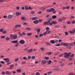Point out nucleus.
<instances>
[{
    "label": "nucleus",
    "instance_id": "obj_1",
    "mask_svg": "<svg viewBox=\"0 0 75 75\" xmlns=\"http://www.w3.org/2000/svg\"><path fill=\"white\" fill-rule=\"evenodd\" d=\"M46 11L47 12V13H50V12H53V14H55V13H56L55 10V9H54V8H52L50 9H47L46 10Z\"/></svg>",
    "mask_w": 75,
    "mask_h": 75
},
{
    "label": "nucleus",
    "instance_id": "obj_2",
    "mask_svg": "<svg viewBox=\"0 0 75 75\" xmlns=\"http://www.w3.org/2000/svg\"><path fill=\"white\" fill-rule=\"evenodd\" d=\"M10 38L11 40H15L17 38V35H16L11 34L10 35Z\"/></svg>",
    "mask_w": 75,
    "mask_h": 75
},
{
    "label": "nucleus",
    "instance_id": "obj_3",
    "mask_svg": "<svg viewBox=\"0 0 75 75\" xmlns=\"http://www.w3.org/2000/svg\"><path fill=\"white\" fill-rule=\"evenodd\" d=\"M48 20L47 21V22H44V24H47L48 25H49L50 24V23H51V21L52 20V19L51 18H48Z\"/></svg>",
    "mask_w": 75,
    "mask_h": 75
},
{
    "label": "nucleus",
    "instance_id": "obj_4",
    "mask_svg": "<svg viewBox=\"0 0 75 75\" xmlns=\"http://www.w3.org/2000/svg\"><path fill=\"white\" fill-rule=\"evenodd\" d=\"M57 24V22H55V21H52L51 23H50V25H52V24L55 25Z\"/></svg>",
    "mask_w": 75,
    "mask_h": 75
},
{
    "label": "nucleus",
    "instance_id": "obj_5",
    "mask_svg": "<svg viewBox=\"0 0 75 75\" xmlns=\"http://www.w3.org/2000/svg\"><path fill=\"white\" fill-rule=\"evenodd\" d=\"M70 34H74L75 33V28H74L72 30L69 31Z\"/></svg>",
    "mask_w": 75,
    "mask_h": 75
},
{
    "label": "nucleus",
    "instance_id": "obj_6",
    "mask_svg": "<svg viewBox=\"0 0 75 75\" xmlns=\"http://www.w3.org/2000/svg\"><path fill=\"white\" fill-rule=\"evenodd\" d=\"M47 62V61L45 60H43L41 62V64L42 65L45 64Z\"/></svg>",
    "mask_w": 75,
    "mask_h": 75
},
{
    "label": "nucleus",
    "instance_id": "obj_7",
    "mask_svg": "<svg viewBox=\"0 0 75 75\" xmlns=\"http://www.w3.org/2000/svg\"><path fill=\"white\" fill-rule=\"evenodd\" d=\"M11 42H12V43H16V44H19V43L18 42V40H13V41H11Z\"/></svg>",
    "mask_w": 75,
    "mask_h": 75
},
{
    "label": "nucleus",
    "instance_id": "obj_8",
    "mask_svg": "<svg viewBox=\"0 0 75 75\" xmlns=\"http://www.w3.org/2000/svg\"><path fill=\"white\" fill-rule=\"evenodd\" d=\"M19 42L21 44H24L25 43V41L24 40H21V41H19Z\"/></svg>",
    "mask_w": 75,
    "mask_h": 75
},
{
    "label": "nucleus",
    "instance_id": "obj_9",
    "mask_svg": "<svg viewBox=\"0 0 75 75\" xmlns=\"http://www.w3.org/2000/svg\"><path fill=\"white\" fill-rule=\"evenodd\" d=\"M4 61H6V62H10V60H9V59L8 58H5L4 59Z\"/></svg>",
    "mask_w": 75,
    "mask_h": 75
},
{
    "label": "nucleus",
    "instance_id": "obj_10",
    "mask_svg": "<svg viewBox=\"0 0 75 75\" xmlns=\"http://www.w3.org/2000/svg\"><path fill=\"white\" fill-rule=\"evenodd\" d=\"M21 14V12H17L16 13V16H20Z\"/></svg>",
    "mask_w": 75,
    "mask_h": 75
},
{
    "label": "nucleus",
    "instance_id": "obj_11",
    "mask_svg": "<svg viewBox=\"0 0 75 75\" xmlns=\"http://www.w3.org/2000/svg\"><path fill=\"white\" fill-rule=\"evenodd\" d=\"M38 23H39V21L38 20H37L35 21H33V23L34 24H38Z\"/></svg>",
    "mask_w": 75,
    "mask_h": 75
},
{
    "label": "nucleus",
    "instance_id": "obj_12",
    "mask_svg": "<svg viewBox=\"0 0 75 75\" xmlns=\"http://www.w3.org/2000/svg\"><path fill=\"white\" fill-rule=\"evenodd\" d=\"M38 18L37 17H33L32 18V20H35L37 19Z\"/></svg>",
    "mask_w": 75,
    "mask_h": 75
},
{
    "label": "nucleus",
    "instance_id": "obj_13",
    "mask_svg": "<svg viewBox=\"0 0 75 75\" xmlns=\"http://www.w3.org/2000/svg\"><path fill=\"white\" fill-rule=\"evenodd\" d=\"M21 27V25H16L15 26V27L16 28H18V27Z\"/></svg>",
    "mask_w": 75,
    "mask_h": 75
},
{
    "label": "nucleus",
    "instance_id": "obj_14",
    "mask_svg": "<svg viewBox=\"0 0 75 75\" xmlns=\"http://www.w3.org/2000/svg\"><path fill=\"white\" fill-rule=\"evenodd\" d=\"M50 43L53 44H55V41L53 40H50Z\"/></svg>",
    "mask_w": 75,
    "mask_h": 75
},
{
    "label": "nucleus",
    "instance_id": "obj_15",
    "mask_svg": "<svg viewBox=\"0 0 75 75\" xmlns=\"http://www.w3.org/2000/svg\"><path fill=\"white\" fill-rule=\"evenodd\" d=\"M8 18L11 19V18H12L13 17V16L12 15H9V16H8Z\"/></svg>",
    "mask_w": 75,
    "mask_h": 75
},
{
    "label": "nucleus",
    "instance_id": "obj_16",
    "mask_svg": "<svg viewBox=\"0 0 75 75\" xmlns=\"http://www.w3.org/2000/svg\"><path fill=\"white\" fill-rule=\"evenodd\" d=\"M57 17V16L56 15H53L52 16V19H55V18H56Z\"/></svg>",
    "mask_w": 75,
    "mask_h": 75
},
{
    "label": "nucleus",
    "instance_id": "obj_17",
    "mask_svg": "<svg viewBox=\"0 0 75 75\" xmlns=\"http://www.w3.org/2000/svg\"><path fill=\"white\" fill-rule=\"evenodd\" d=\"M27 52L28 53H31V52H33V49H31L29 50H28Z\"/></svg>",
    "mask_w": 75,
    "mask_h": 75
},
{
    "label": "nucleus",
    "instance_id": "obj_18",
    "mask_svg": "<svg viewBox=\"0 0 75 75\" xmlns=\"http://www.w3.org/2000/svg\"><path fill=\"white\" fill-rule=\"evenodd\" d=\"M14 67V65L13 64H11L10 65V67H9V68L10 69H12Z\"/></svg>",
    "mask_w": 75,
    "mask_h": 75
},
{
    "label": "nucleus",
    "instance_id": "obj_19",
    "mask_svg": "<svg viewBox=\"0 0 75 75\" xmlns=\"http://www.w3.org/2000/svg\"><path fill=\"white\" fill-rule=\"evenodd\" d=\"M40 10H42V11H44V10H45V7H42L40 8Z\"/></svg>",
    "mask_w": 75,
    "mask_h": 75
},
{
    "label": "nucleus",
    "instance_id": "obj_20",
    "mask_svg": "<svg viewBox=\"0 0 75 75\" xmlns=\"http://www.w3.org/2000/svg\"><path fill=\"white\" fill-rule=\"evenodd\" d=\"M71 54V53L70 52H69L68 53H67V55L66 56H67V57H69V56H70V54Z\"/></svg>",
    "mask_w": 75,
    "mask_h": 75
},
{
    "label": "nucleus",
    "instance_id": "obj_21",
    "mask_svg": "<svg viewBox=\"0 0 75 75\" xmlns=\"http://www.w3.org/2000/svg\"><path fill=\"white\" fill-rule=\"evenodd\" d=\"M69 45V44H67V43H64V46L65 47H67Z\"/></svg>",
    "mask_w": 75,
    "mask_h": 75
},
{
    "label": "nucleus",
    "instance_id": "obj_22",
    "mask_svg": "<svg viewBox=\"0 0 75 75\" xmlns=\"http://www.w3.org/2000/svg\"><path fill=\"white\" fill-rule=\"evenodd\" d=\"M55 70L56 71H59V68H58V67H56L55 68Z\"/></svg>",
    "mask_w": 75,
    "mask_h": 75
},
{
    "label": "nucleus",
    "instance_id": "obj_23",
    "mask_svg": "<svg viewBox=\"0 0 75 75\" xmlns=\"http://www.w3.org/2000/svg\"><path fill=\"white\" fill-rule=\"evenodd\" d=\"M25 29H26V30H31V28H29L28 27H27V28H25Z\"/></svg>",
    "mask_w": 75,
    "mask_h": 75
},
{
    "label": "nucleus",
    "instance_id": "obj_24",
    "mask_svg": "<svg viewBox=\"0 0 75 75\" xmlns=\"http://www.w3.org/2000/svg\"><path fill=\"white\" fill-rule=\"evenodd\" d=\"M51 62H51V60L48 61V65L51 64Z\"/></svg>",
    "mask_w": 75,
    "mask_h": 75
},
{
    "label": "nucleus",
    "instance_id": "obj_25",
    "mask_svg": "<svg viewBox=\"0 0 75 75\" xmlns=\"http://www.w3.org/2000/svg\"><path fill=\"white\" fill-rule=\"evenodd\" d=\"M5 73L6 74V75H8V74H10V71H7Z\"/></svg>",
    "mask_w": 75,
    "mask_h": 75
},
{
    "label": "nucleus",
    "instance_id": "obj_26",
    "mask_svg": "<svg viewBox=\"0 0 75 75\" xmlns=\"http://www.w3.org/2000/svg\"><path fill=\"white\" fill-rule=\"evenodd\" d=\"M21 71L20 69H18L17 70V72H21Z\"/></svg>",
    "mask_w": 75,
    "mask_h": 75
},
{
    "label": "nucleus",
    "instance_id": "obj_27",
    "mask_svg": "<svg viewBox=\"0 0 75 75\" xmlns=\"http://www.w3.org/2000/svg\"><path fill=\"white\" fill-rule=\"evenodd\" d=\"M46 30H47V31H49L50 30V28L49 27H46Z\"/></svg>",
    "mask_w": 75,
    "mask_h": 75
},
{
    "label": "nucleus",
    "instance_id": "obj_28",
    "mask_svg": "<svg viewBox=\"0 0 75 75\" xmlns=\"http://www.w3.org/2000/svg\"><path fill=\"white\" fill-rule=\"evenodd\" d=\"M0 62L1 64H5V62L3 61H1Z\"/></svg>",
    "mask_w": 75,
    "mask_h": 75
},
{
    "label": "nucleus",
    "instance_id": "obj_29",
    "mask_svg": "<svg viewBox=\"0 0 75 75\" xmlns=\"http://www.w3.org/2000/svg\"><path fill=\"white\" fill-rule=\"evenodd\" d=\"M60 18L61 19V20H62H62H65L66 19V18L65 17H63Z\"/></svg>",
    "mask_w": 75,
    "mask_h": 75
},
{
    "label": "nucleus",
    "instance_id": "obj_30",
    "mask_svg": "<svg viewBox=\"0 0 75 75\" xmlns=\"http://www.w3.org/2000/svg\"><path fill=\"white\" fill-rule=\"evenodd\" d=\"M45 59H46V60H48L49 59V57H45Z\"/></svg>",
    "mask_w": 75,
    "mask_h": 75
},
{
    "label": "nucleus",
    "instance_id": "obj_31",
    "mask_svg": "<svg viewBox=\"0 0 75 75\" xmlns=\"http://www.w3.org/2000/svg\"><path fill=\"white\" fill-rule=\"evenodd\" d=\"M59 54V52H57L55 54H54V55H58Z\"/></svg>",
    "mask_w": 75,
    "mask_h": 75
},
{
    "label": "nucleus",
    "instance_id": "obj_32",
    "mask_svg": "<svg viewBox=\"0 0 75 75\" xmlns=\"http://www.w3.org/2000/svg\"><path fill=\"white\" fill-rule=\"evenodd\" d=\"M50 33V31L47 30L46 31V33H47V34H49Z\"/></svg>",
    "mask_w": 75,
    "mask_h": 75
},
{
    "label": "nucleus",
    "instance_id": "obj_33",
    "mask_svg": "<svg viewBox=\"0 0 75 75\" xmlns=\"http://www.w3.org/2000/svg\"><path fill=\"white\" fill-rule=\"evenodd\" d=\"M67 49H71V46H68L67 47Z\"/></svg>",
    "mask_w": 75,
    "mask_h": 75
},
{
    "label": "nucleus",
    "instance_id": "obj_34",
    "mask_svg": "<svg viewBox=\"0 0 75 75\" xmlns=\"http://www.w3.org/2000/svg\"><path fill=\"white\" fill-rule=\"evenodd\" d=\"M44 47H41L40 48V50H41V51H44Z\"/></svg>",
    "mask_w": 75,
    "mask_h": 75
},
{
    "label": "nucleus",
    "instance_id": "obj_35",
    "mask_svg": "<svg viewBox=\"0 0 75 75\" xmlns=\"http://www.w3.org/2000/svg\"><path fill=\"white\" fill-rule=\"evenodd\" d=\"M32 34V33H28L27 34V35L28 36H30V35H31Z\"/></svg>",
    "mask_w": 75,
    "mask_h": 75
},
{
    "label": "nucleus",
    "instance_id": "obj_36",
    "mask_svg": "<svg viewBox=\"0 0 75 75\" xmlns=\"http://www.w3.org/2000/svg\"><path fill=\"white\" fill-rule=\"evenodd\" d=\"M18 58H16V59H15V61L16 62H17V61H18Z\"/></svg>",
    "mask_w": 75,
    "mask_h": 75
},
{
    "label": "nucleus",
    "instance_id": "obj_37",
    "mask_svg": "<svg viewBox=\"0 0 75 75\" xmlns=\"http://www.w3.org/2000/svg\"><path fill=\"white\" fill-rule=\"evenodd\" d=\"M74 56V54H72L70 56V58H72Z\"/></svg>",
    "mask_w": 75,
    "mask_h": 75
},
{
    "label": "nucleus",
    "instance_id": "obj_38",
    "mask_svg": "<svg viewBox=\"0 0 75 75\" xmlns=\"http://www.w3.org/2000/svg\"><path fill=\"white\" fill-rule=\"evenodd\" d=\"M65 35H68V33L67 32H65Z\"/></svg>",
    "mask_w": 75,
    "mask_h": 75
},
{
    "label": "nucleus",
    "instance_id": "obj_39",
    "mask_svg": "<svg viewBox=\"0 0 75 75\" xmlns=\"http://www.w3.org/2000/svg\"><path fill=\"white\" fill-rule=\"evenodd\" d=\"M61 45L60 44H57L56 45V47H59Z\"/></svg>",
    "mask_w": 75,
    "mask_h": 75
},
{
    "label": "nucleus",
    "instance_id": "obj_40",
    "mask_svg": "<svg viewBox=\"0 0 75 75\" xmlns=\"http://www.w3.org/2000/svg\"><path fill=\"white\" fill-rule=\"evenodd\" d=\"M6 40H7V41H8V40H10V38H9L8 37H7L6 38Z\"/></svg>",
    "mask_w": 75,
    "mask_h": 75
},
{
    "label": "nucleus",
    "instance_id": "obj_41",
    "mask_svg": "<svg viewBox=\"0 0 75 75\" xmlns=\"http://www.w3.org/2000/svg\"><path fill=\"white\" fill-rule=\"evenodd\" d=\"M58 21L59 22H62V20L61 19V18L58 19Z\"/></svg>",
    "mask_w": 75,
    "mask_h": 75
},
{
    "label": "nucleus",
    "instance_id": "obj_42",
    "mask_svg": "<svg viewBox=\"0 0 75 75\" xmlns=\"http://www.w3.org/2000/svg\"><path fill=\"white\" fill-rule=\"evenodd\" d=\"M18 33L21 36H23V35H22L20 32H18Z\"/></svg>",
    "mask_w": 75,
    "mask_h": 75
},
{
    "label": "nucleus",
    "instance_id": "obj_43",
    "mask_svg": "<svg viewBox=\"0 0 75 75\" xmlns=\"http://www.w3.org/2000/svg\"><path fill=\"white\" fill-rule=\"evenodd\" d=\"M6 37V36H1V38H4L5 37Z\"/></svg>",
    "mask_w": 75,
    "mask_h": 75
},
{
    "label": "nucleus",
    "instance_id": "obj_44",
    "mask_svg": "<svg viewBox=\"0 0 75 75\" xmlns=\"http://www.w3.org/2000/svg\"><path fill=\"white\" fill-rule=\"evenodd\" d=\"M25 9L26 10H28V8L27 6H25Z\"/></svg>",
    "mask_w": 75,
    "mask_h": 75
},
{
    "label": "nucleus",
    "instance_id": "obj_45",
    "mask_svg": "<svg viewBox=\"0 0 75 75\" xmlns=\"http://www.w3.org/2000/svg\"><path fill=\"white\" fill-rule=\"evenodd\" d=\"M6 73L4 71H2V74L3 75H5Z\"/></svg>",
    "mask_w": 75,
    "mask_h": 75
},
{
    "label": "nucleus",
    "instance_id": "obj_46",
    "mask_svg": "<svg viewBox=\"0 0 75 75\" xmlns=\"http://www.w3.org/2000/svg\"><path fill=\"white\" fill-rule=\"evenodd\" d=\"M31 13L32 14H34V13H35V12L34 11H31Z\"/></svg>",
    "mask_w": 75,
    "mask_h": 75
},
{
    "label": "nucleus",
    "instance_id": "obj_47",
    "mask_svg": "<svg viewBox=\"0 0 75 75\" xmlns=\"http://www.w3.org/2000/svg\"><path fill=\"white\" fill-rule=\"evenodd\" d=\"M67 52H65L64 53V56H67Z\"/></svg>",
    "mask_w": 75,
    "mask_h": 75
},
{
    "label": "nucleus",
    "instance_id": "obj_48",
    "mask_svg": "<svg viewBox=\"0 0 75 75\" xmlns=\"http://www.w3.org/2000/svg\"><path fill=\"white\" fill-rule=\"evenodd\" d=\"M3 29L1 28L0 29V32H3Z\"/></svg>",
    "mask_w": 75,
    "mask_h": 75
},
{
    "label": "nucleus",
    "instance_id": "obj_49",
    "mask_svg": "<svg viewBox=\"0 0 75 75\" xmlns=\"http://www.w3.org/2000/svg\"><path fill=\"white\" fill-rule=\"evenodd\" d=\"M36 75H40V73L37 72L35 74Z\"/></svg>",
    "mask_w": 75,
    "mask_h": 75
},
{
    "label": "nucleus",
    "instance_id": "obj_50",
    "mask_svg": "<svg viewBox=\"0 0 75 75\" xmlns=\"http://www.w3.org/2000/svg\"><path fill=\"white\" fill-rule=\"evenodd\" d=\"M67 23L68 24H71V22H70V21H67Z\"/></svg>",
    "mask_w": 75,
    "mask_h": 75
},
{
    "label": "nucleus",
    "instance_id": "obj_51",
    "mask_svg": "<svg viewBox=\"0 0 75 75\" xmlns=\"http://www.w3.org/2000/svg\"><path fill=\"white\" fill-rule=\"evenodd\" d=\"M6 33H7V31H4L2 32V33H3V34H6Z\"/></svg>",
    "mask_w": 75,
    "mask_h": 75
},
{
    "label": "nucleus",
    "instance_id": "obj_52",
    "mask_svg": "<svg viewBox=\"0 0 75 75\" xmlns=\"http://www.w3.org/2000/svg\"><path fill=\"white\" fill-rule=\"evenodd\" d=\"M27 63L25 62H22V64H26Z\"/></svg>",
    "mask_w": 75,
    "mask_h": 75
},
{
    "label": "nucleus",
    "instance_id": "obj_53",
    "mask_svg": "<svg viewBox=\"0 0 75 75\" xmlns=\"http://www.w3.org/2000/svg\"><path fill=\"white\" fill-rule=\"evenodd\" d=\"M71 23L72 24H75V20H74L71 22Z\"/></svg>",
    "mask_w": 75,
    "mask_h": 75
},
{
    "label": "nucleus",
    "instance_id": "obj_54",
    "mask_svg": "<svg viewBox=\"0 0 75 75\" xmlns=\"http://www.w3.org/2000/svg\"><path fill=\"white\" fill-rule=\"evenodd\" d=\"M40 30H41L40 29H37V31L38 32V33H39V32H40Z\"/></svg>",
    "mask_w": 75,
    "mask_h": 75
},
{
    "label": "nucleus",
    "instance_id": "obj_55",
    "mask_svg": "<svg viewBox=\"0 0 75 75\" xmlns=\"http://www.w3.org/2000/svg\"><path fill=\"white\" fill-rule=\"evenodd\" d=\"M35 56H33L32 57V59H35Z\"/></svg>",
    "mask_w": 75,
    "mask_h": 75
},
{
    "label": "nucleus",
    "instance_id": "obj_56",
    "mask_svg": "<svg viewBox=\"0 0 75 75\" xmlns=\"http://www.w3.org/2000/svg\"><path fill=\"white\" fill-rule=\"evenodd\" d=\"M21 20H24L25 19V17H22L21 18Z\"/></svg>",
    "mask_w": 75,
    "mask_h": 75
},
{
    "label": "nucleus",
    "instance_id": "obj_57",
    "mask_svg": "<svg viewBox=\"0 0 75 75\" xmlns=\"http://www.w3.org/2000/svg\"><path fill=\"white\" fill-rule=\"evenodd\" d=\"M23 59L24 60H26V59H27V57H23Z\"/></svg>",
    "mask_w": 75,
    "mask_h": 75
},
{
    "label": "nucleus",
    "instance_id": "obj_58",
    "mask_svg": "<svg viewBox=\"0 0 75 75\" xmlns=\"http://www.w3.org/2000/svg\"><path fill=\"white\" fill-rule=\"evenodd\" d=\"M55 42H56V43H57L58 42V40L56 39V40H55Z\"/></svg>",
    "mask_w": 75,
    "mask_h": 75
},
{
    "label": "nucleus",
    "instance_id": "obj_59",
    "mask_svg": "<svg viewBox=\"0 0 75 75\" xmlns=\"http://www.w3.org/2000/svg\"><path fill=\"white\" fill-rule=\"evenodd\" d=\"M66 8L67 9H69V6H67Z\"/></svg>",
    "mask_w": 75,
    "mask_h": 75
},
{
    "label": "nucleus",
    "instance_id": "obj_60",
    "mask_svg": "<svg viewBox=\"0 0 75 75\" xmlns=\"http://www.w3.org/2000/svg\"><path fill=\"white\" fill-rule=\"evenodd\" d=\"M63 55V54H59V57H62V55Z\"/></svg>",
    "mask_w": 75,
    "mask_h": 75
},
{
    "label": "nucleus",
    "instance_id": "obj_61",
    "mask_svg": "<svg viewBox=\"0 0 75 75\" xmlns=\"http://www.w3.org/2000/svg\"><path fill=\"white\" fill-rule=\"evenodd\" d=\"M52 73V71H49L48 73V74H51V73Z\"/></svg>",
    "mask_w": 75,
    "mask_h": 75
},
{
    "label": "nucleus",
    "instance_id": "obj_62",
    "mask_svg": "<svg viewBox=\"0 0 75 75\" xmlns=\"http://www.w3.org/2000/svg\"><path fill=\"white\" fill-rule=\"evenodd\" d=\"M21 9H22V10H24V9H25V8H24V6H23L21 8Z\"/></svg>",
    "mask_w": 75,
    "mask_h": 75
},
{
    "label": "nucleus",
    "instance_id": "obj_63",
    "mask_svg": "<svg viewBox=\"0 0 75 75\" xmlns=\"http://www.w3.org/2000/svg\"><path fill=\"white\" fill-rule=\"evenodd\" d=\"M42 35H43V34H40L39 35V37H41L42 36Z\"/></svg>",
    "mask_w": 75,
    "mask_h": 75
},
{
    "label": "nucleus",
    "instance_id": "obj_64",
    "mask_svg": "<svg viewBox=\"0 0 75 75\" xmlns=\"http://www.w3.org/2000/svg\"><path fill=\"white\" fill-rule=\"evenodd\" d=\"M31 7H30V6H29L28 8V10H31Z\"/></svg>",
    "mask_w": 75,
    "mask_h": 75
}]
</instances>
